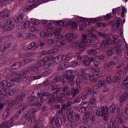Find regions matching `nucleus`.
<instances>
[{
	"instance_id": "nucleus-10",
	"label": "nucleus",
	"mask_w": 128,
	"mask_h": 128,
	"mask_svg": "<svg viewBox=\"0 0 128 128\" xmlns=\"http://www.w3.org/2000/svg\"><path fill=\"white\" fill-rule=\"evenodd\" d=\"M103 120L105 122H108V106H104L100 108Z\"/></svg>"
},
{
	"instance_id": "nucleus-15",
	"label": "nucleus",
	"mask_w": 128,
	"mask_h": 128,
	"mask_svg": "<svg viewBox=\"0 0 128 128\" xmlns=\"http://www.w3.org/2000/svg\"><path fill=\"white\" fill-rule=\"evenodd\" d=\"M87 70V68L82 69L80 70V76L84 78V80H88V76H90V74H86Z\"/></svg>"
},
{
	"instance_id": "nucleus-50",
	"label": "nucleus",
	"mask_w": 128,
	"mask_h": 128,
	"mask_svg": "<svg viewBox=\"0 0 128 128\" xmlns=\"http://www.w3.org/2000/svg\"><path fill=\"white\" fill-rule=\"evenodd\" d=\"M40 78H42V76H32L30 78V80H40Z\"/></svg>"
},
{
	"instance_id": "nucleus-57",
	"label": "nucleus",
	"mask_w": 128,
	"mask_h": 128,
	"mask_svg": "<svg viewBox=\"0 0 128 128\" xmlns=\"http://www.w3.org/2000/svg\"><path fill=\"white\" fill-rule=\"evenodd\" d=\"M52 72V70L49 69L46 71L44 72L43 73H42V76H48Z\"/></svg>"
},
{
	"instance_id": "nucleus-52",
	"label": "nucleus",
	"mask_w": 128,
	"mask_h": 128,
	"mask_svg": "<svg viewBox=\"0 0 128 128\" xmlns=\"http://www.w3.org/2000/svg\"><path fill=\"white\" fill-rule=\"evenodd\" d=\"M95 42L96 41L94 40L93 38H91L89 39V40L87 42V43H86L87 45L86 46H90V44H94Z\"/></svg>"
},
{
	"instance_id": "nucleus-45",
	"label": "nucleus",
	"mask_w": 128,
	"mask_h": 128,
	"mask_svg": "<svg viewBox=\"0 0 128 128\" xmlns=\"http://www.w3.org/2000/svg\"><path fill=\"white\" fill-rule=\"evenodd\" d=\"M72 58V53H69L66 55L64 60L66 61L70 60Z\"/></svg>"
},
{
	"instance_id": "nucleus-27",
	"label": "nucleus",
	"mask_w": 128,
	"mask_h": 128,
	"mask_svg": "<svg viewBox=\"0 0 128 128\" xmlns=\"http://www.w3.org/2000/svg\"><path fill=\"white\" fill-rule=\"evenodd\" d=\"M10 109H7L6 110L2 115V118L3 120H6L10 115Z\"/></svg>"
},
{
	"instance_id": "nucleus-31",
	"label": "nucleus",
	"mask_w": 128,
	"mask_h": 128,
	"mask_svg": "<svg viewBox=\"0 0 128 128\" xmlns=\"http://www.w3.org/2000/svg\"><path fill=\"white\" fill-rule=\"evenodd\" d=\"M80 94V90L78 88H73L71 90V96L74 98L77 94Z\"/></svg>"
},
{
	"instance_id": "nucleus-38",
	"label": "nucleus",
	"mask_w": 128,
	"mask_h": 128,
	"mask_svg": "<svg viewBox=\"0 0 128 128\" xmlns=\"http://www.w3.org/2000/svg\"><path fill=\"white\" fill-rule=\"evenodd\" d=\"M58 52V48H55L48 51V54H56V52Z\"/></svg>"
},
{
	"instance_id": "nucleus-36",
	"label": "nucleus",
	"mask_w": 128,
	"mask_h": 128,
	"mask_svg": "<svg viewBox=\"0 0 128 128\" xmlns=\"http://www.w3.org/2000/svg\"><path fill=\"white\" fill-rule=\"evenodd\" d=\"M60 80H62L60 76H56L52 80L51 84H56V82H58Z\"/></svg>"
},
{
	"instance_id": "nucleus-44",
	"label": "nucleus",
	"mask_w": 128,
	"mask_h": 128,
	"mask_svg": "<svg viewBox=\"0 0 128 128\" xmlns=\"http://www.w3.org/2000/svg\"><path fill=\"white\" fill-rule=\"evenodd\" d=\"M106 84H112V77L110 76H107L106 77Z\"/></svg>"
},
{
	"instance_id": "nucleus-59",
	"label": "nucleus",
	"mask_w": 128,
	"mask_h": 128,
	"mask_svg": "<svg viewBox=\"0 0 128 128\" xmlns=\"http://www.w3.org/2000/svg\"><path fill=\"white\" fill-rule=\"evenodd\" d=\"M67 118L69 122H75L74 118V115L67 116Z\"/></svg>"
},
{
	"instance_id": "nucleus-26",
	"label": "nucleus",
	"mask_w": 128,
	"mask_h": 128,
	"mask_svg": "<svg viewBox=\"0 0 128 128\" xmlns=\"http://www.w3.org/2000/svg\"><path fill=\"white\" fill-rule=\"evenodd\" d=\"M115 50L116 51V54H120V52H122V50H124V46L122 44H118Z\"/></svg>"
},
{
	"instance_id": "nucleus-28",
	"label": "nucleus",
	"mask_w": 128,
	"mask_h": 128,
	"mask_svg": "<svg viewBox=\"0 0 128 128\" xmlns=\"http://www.w3.org/2000/svg\"><path fill=\"white\" fill-rule=\"evenodd\" d=\"M66 68H68V63L64 62L59 64L58 70H66Z\"/></svg>"
},
{
	"instance_id": "nucleus-54",
	"label": "nucleus",
	"mask_w": 128,
	"mask_h": 128,
	"mask_svg": "<svg viewBox=\"0 0 128 128\" xmlns=\"http://www.w3.org/2000/svg\"><path fill=\"white\" fill-rule=\"evenodd\" d=\"M88 94H90L88 93V90L86 92L82 93V94H80V96H81V98L82 100H86V96H88Z\"/></svg>"
},
{
	"instance_id": "nucleus-1",
	"label": "nucleus",
	"mask_w": 128,
	"mask_h": 128,
	"mask_svg": "<svg viewBox=\"0 0 128 128\" xmlns=\"http://www.w3.org/2000/svg\"><path fill=\"white\" fill-rule=\"evenodd\" d=\"M2 86H4L0 88V94L2 96H10L14 94L16 91L14 90H10L14 86L12 82H8L6 80H3L0 82Z\"/></svg>"
},
{
	"instance_id": "nucleus-16",
	"label": "nucleus",
	"mask_w": 128,
	"mask_h": 128,
	"mask_svg": "<svg viewBox=\"0 0 128 128\" xmlns=\"http://www.w3.org/2000/svg\"><path fill=\"white\" fill-rule=\"evenodd\" d=\"M55 38L57 42L62 38V35L60 34V28H56V31L54 33Z\"/></svg>"
},
{
	"instance_id": "nucleus-2",
	"label": "nucleus",
	"mask_w": 128,
	"mask_h": 128,
	"mask_svg": "<svg viewBox=\"0 0 128 128\" xmlns=\"http://www.w3.org/2000/svg\"><path fill=\"white\" fill-rule=\"evenodd\" d=\"M34 94V92H32V97H30L28 99L29 102L33 106H42V102L48 100V94H38V96H40V98H38Z\"/></svg>"
},
{
	"instance_id": "nucleus-46",
	"label": "nucleus",
	"mask_w": 128,
	"mask_h": 128,
	"mask_svg": "<svg viewBox=\"0 0 128 128\" xmlns=\"http://www.w3.org/2000/svg\"><path fill=\"white\" fill-rule=\"evenodd\" d=\"M70 66L72 67L77 66H80V62H76V61H72L70 63Z\"/></svg>"
},
{
	"instance_id": "nucleus-35",
	"label": "nucleus",
	"mask_w": 128,
	"mask_h": 128,
	"mask_svg": "<svg viewBox=\"0 0 128 128\" xmlns=\"http://www.w3.org/2000/svg\"><path fill=\"white\" fill-rule=\"evenodd\" d=\"M20 62H15L11 66L12 70H18L20 68Z\"/></svg>"
},
{
	"instance_id": "nucleus-43",
	"label": "nucleus",
	"mask_w": 128,
	"mask_h": 128,
	"mask_svg": "<svg viewBox=\"0 0 128 128\" xmlns=\"http://www.w3.org/2000/svg\"><path fill=\"white\" fill-rule=\"evenodd\" d=\"M67 116H74V109L70 108L67 110Z\"/></svg>"
},
{
	"instance_id": "nucleus-61",
	"label": "nucleus",
	"mask_w": 128,
	"mask_h": 128,
	"mask_svg": "<svg viewBox=\"0 0 128 128\" xmlns=\"http://www.w3.org/2000/svg\"><path fill=\"white\" fill-rule=\"evenodd\" d=\"M120 24H122V20H120V18H118L116 20V28H120Z\"/></svg>"
},
{
	"instance_id": "nucleus-3",
	"label": "nucleus",
	"mask_w": 128,
	"mask_h": 128,
	"mask_svg": "<svg viewBox=\"0 0 128 128\" xmlns=\"http://www.w3.org/2000/svg\"><path fill=\"white\" fill-rule=\"evenodd\" d=\"M86 36L82 35V39L78 40L76 42L72 45V48L76 50L79 48L78 54H80L86 50Z\"/></svg>"
},
{
	"instance_id": "nucleus-22",
	"label": "nucleus",
	"mask_w": 128,
	"mask_h": 128,
	"mask_svg": "<svg viewBox=\"0 0 128 128\" xmlns=\"http://www.w3.org/2000/svg\"><path fill=\"white\" fill-rule=\"evenodd\" d=\"M64 54H61L54 58V62L56 64H60V62L64 60Z\"/></svg>"
},
{
	"instance_id": "nucleus-11",
	"label": "nucleus",
	"mask_w": 128,
	"mask_h": 128,
	"mask_svg": "<svg viewBox=\"0 0 128 128\" xmlns=\"http://www.w3.org/2000/svg\"><path fill=\"white\" fill-rule=\"evenodd\" d=\"M100 92V87L98 85H95L94 87H90L88 90V94L90 96H94Z\"/></svg>"
},
{
	"instance_id": "nucleus-23",
	"label": "nucleus",
	"mask_w": 128,
	"mask_h": 128,
	"mask_svg": "<svg viewBox=\"0 0 128 128\" xmlns=\"http://www.w3.org/2000/svg\"><path fill=\"white\" fill-rule=\"evenodd\" d=\"M66 26H71L70 28L72 30H76L78 28V24L76 22L74 21H70L66 24Z\"/></svg>"
},
{
	"instance_id": "nucleus-62",
	"label": "nucleus",
	"mask_w": 128,
	"mask_h": 128,
	"mask_svg": "<svg viewBox=\"0 0 128 128\" xmlns=\"http://www.w3.org/2000/svg\"><path fill=\"white\" fill-rule=\"evenodd\" d=\"M20 80H22V77L20 76L16 77L12 80L13 82H20Z\"/></svg>"
},
{
	"instance_id": "nucleus-33",
	"label": "nucleus",
	"mask_w": 128,
	"mask_h": 128,
	"mask_svg": "<svg viewBox=\"0 0 128 128\" xmlns=\"http://www.w3.org/2000/svg\"><path fill=\"white\" fill-rule=\"evenodd\" d=\"M38 24H33V25H31L29 28V30L30 32H38V28H36V26Z\"/></svg>"
},
{
	"instance_id": "nucleus-58",
	"label": "nucleus",
	"mask_w": 128,
	"mask_h": 128,
	"mask_svg": "<svg viewBox=\"0 0 128 128\" xmlns=\"http://www.w3.org/2000/svg\"><path fill=\"white\" fill-rule=\"evenodd\" d=\"M40 36L41 38H48V33L46 32H41L40 34Z\"/></svg>"
},
{
	"instance_id": "nucleus-6",
	"label": "nucleus",
	"mask_w": 128,
	"mask_h": 128,
	"mask_svg": "<svg viewBox=\"0 0 128 128\" xmlns=\"http://www.w3.org/2000/svg\"><path fill=\"white\" fill-rule=\"evenodd\" d=\"M70 70H67L65 72L64 74L62 76V78L64 80V82H71V84H74V78H76L74 76L70 75Z\"/></svg>"
},
{
	"instance_id": "nucleus-51",
	"label": "nucleus",
	"mask_w": 128,
	"mask_h": 128,
	"mask_svg": "<svg viewBox=\"0 0 128 128\" xmlns=\"http://www.w3.org/2000/svg\"><path fill=\"white\" fill-rule=\"evenodd\" d=\"M80 106L86 109V108L88 106V102H83L81 103Z\"/></svg>"
},
{
	"instance_id": "nucleus-64",
	"label": "nucleus",
	"mask_w": 128,
	"mask_h": 128,
	"mask_svg": "<svg viewBox=\"0 0 128 128\" xmlns=\"http://www.w3.org/2000/svg\"><path fill=\"white\" fill-rule=\"evenodd\" d=\"M70 126L72 128H76V121L70 122Z\"/></svg>"
},
{
	"instance_id": "nucleus-30",
	"label": "nucleus",
	"mask_w": 128,
	"mask_h": 128,
	"mask_svg": "<svg viewBox=\"0 0 128 128\" xmlns=\"http://www.w3.org/2000/svg\"><path fill=\"white\" fill-rule=\"evenodd\" d=\"M90 112H86L84 116H83V120H86V122H84V124H88V118H90Z\"/></svg>"
},
{
	"instance_id": "nucleus-25",
	"label": "nucleus",
	"mask_w": 128,
	"mask_h": 128,
	"mask_svg": "<svg viewBox=\"0 0 128 128\" xmlns=\"http://www.w3.org/2000/svg\"><path fill=\"white\" fill-rule=\"evenodd\" d=\"M16 20L14 18L10 19L8 21L6 24L8 25L10 29L12 30L14 28V23L16 22Z\"/></svg>"
},
{
	"instance_id": "nucleus-55",
	"label": "nucleus",
	"mask_w": 128,
	"mask_h": 128,
	"mask_svg": "<svg viewBox=\"0 0 128 128\" xmlns=\"http://www.w3.org/2000/svg\"><path fill=\"white\" fill-rule=\"evenodd\" d=\"M88 33V36H90V38H96V34H93L92 30H89Z\"/></svg>"
},
{
	"instance_id": "nucleus-19",
	"label": "nucleus",
	"mask_w": 128,
	"mask_h": 128,
	"mask_svg": "<svg viewBox=\"0 0 128 128\" xmlns=\"http://www.w3.org/2000/svg\"><path fill=\"white\" fill-rule=\"evenodd\" d=\"M38 48V44H36V42H31L27 46L28 50H36Z\"/></svg>"
},
{
	"instance_id": "nucleus-17",
	"label": "nucleus",
	"mask_w": 128,
	"mask_h": 128,
	"mask_svg": "<svg viewBox=\"0 0 128 128\" xmlns=\"http://www.w3.org/2000/svg\"><path fill=\"white\" fill-rule=\"evenodd\" d=\"M12 120L14 118H11L8 122H4L0 124V128H9L12 126Z\"/></svg>"
},
{
	"instance_id": "nucleus-60",
	"label": "nucleus",
	"mask_w": 128,
	"mask_h": 128,
	"mask_svg": "<svg viewBox=\"0 0 128 128\" xmlns=\"http://www.w3.org/2000/svg\"><path fill=\"white\" fill-rule=\"evenodd\" d=\"M64 108H61L60 110H58L56 114V116H60V114H64Z\"/></svg>"
},
{
	"instance_id": "nucleus-37",
	"label": "nucleus",
	"mask_w": 128,
	"mask_h": 128,
	"mask_svg": "<svg viewBox=\"0 0 128 128\" xmlns=\"http://www.w3.org/2000/svg\"><path fill=\"white\" fill-rule=\"evenodd\" d=\"M126 96H120V104H123L124 102L126 100Z\"/></svg>"
},
{
	"instance_id": "nucleus-39",
	"label": "nucleus",
	"mask_w": 128,
	"mask_h": 128,
	"mask_svg": "<svg viewBox=\"0 0 128 128\" xmlns=\"http://www.w3.org/2000/svg\"><path fill=\"white\" fill-rule=\"evenodd\" d=\"M26 98V94H23L18 96V100L19 102H22Z\"/></svg>"
},
{
	"instance_id": "nucleus-4",
	"label": "nucleus",
	"mask_w": 128,
	"mask_h": 128,
	"mask_svg": "<svg viewBox=\"0 0 128 128\" xmlns=\"http://www.w3.org/2000/svg\"><path fill=\"white\" fill-rule=\"evenodd\" d=\"M36 110L34 108L28 110L25 116H23L21 119L22 124H26V121L28 118V122H29L30 124H32L36 120Z\"/></svg>"
},
{
	"instance_id": "nucleus-53",
	"label": "nucleus",
	"mask_w": 128,
	"mask_h": 128,
	"mask_svg": "<svg viewBox=\"0 0 128 128\" xmlns=\"http://www.w3.org/2000/svg\"><path fill=\"white\" fill-rule=\"evenodd\" d=\"M89 80L92 82H96L98 80V79L96 78H95L94 76L89 74L88 76Z\"/></svg>"
},
{
	"instance_id": "nucleus-20",
	"label": "nucleus",
	"mask_w": 128,
	"mask_h": 128,
	"mask_svg": "<svg viewBox=\"0 0 128 128\" xmlns=\"http://www.w3.org/2000/svg\"><path fill=\"white\" fill-rule=\"evenodd\" d=\"M36 54V53L34 52H28L21 54L20 58H30V56H34Z\"/></svg>"
},
{
	"instance_id": "nucleus-34",
	"label": "nucleus",
	"mask_w": 128,
	"mask_h": 128,
	"mask_svg": "<svg viewBox=\"0 0 128 128\" xmlns=\"http://www.w3.org/2000/svg\"><path fill=\"white\" fill-rule=\"evenodd\" d=\"M24 14H20L19 16H17V22H22V21L24 20Z\"/></svg>"
},
{
	"instance_id": "nucleus-5",
	"label": "nucleus",
	"mask_w": 128,
	"mask_h": 128,
	"mask_svg": "<svg viewBox=\"0 0 128 128\" xmlns=\"http://www.w3.org/2000/svg\"><path fill=\"white\" fill-rule=\"evenodd\" d=\"M98 34L100 36H102V38H104L106 39L101 43L100 46V48H106L108 44H110V35L108 34H104L100 32H98Z\"/></svg>"
},
{
	"instance_id": "nucleus-40",
	"label": "nucleus",
	"mask_w": 128,
	"mask_h": 128,
	"mask_svg": "<svg viewBox=\"0 0 128 128\" xmlns=\"http://www.w3.org/2000/svg\"><path fill=\"white\" fill-rule=\"evenodd\" d=\"M26 37L27 38H36V34H34V33H29L26 34Z\"/></svg>"
},
{
	"instance_id": "nucleus-56",
	"label": "nucleus",
	"mask_w": 128,
	"mask_h": 128,
	"mask_svg": "<svg viewBox=\"0 0 128 128\" xmlns=\"http://www.w3.org/2000/svg\"><path fill=\"white\" fill-rule=\"evenodd\" d=\"M80 102H82V98L77 97L74 100L73 104H79Z\"/></svg>"
},
{
	"instance_id": "nucleus-9",
	"label": "nucleus",
	"mask_w": 128,
	"mask_h": 128,
	"mask_svg": "<svg viewBox=\"0 0 128 128\" xmlns=\"http://www.w3.org/2000/svg\"><path fill=\"white\" fill-rule=\"evenodd\" d=\"M52 60V57L51 56L44 58L43 60L39 61L38 62V63H36V66H34V68L33 69L34 72H36V70H38V68L40 66H44V64H46V62H48L50 60Z\"/></svg>"
},
{
	"instance_id": "nucleus-7",
	"label": "nucleus",
	"mask_w": 128,
	"mask_h": 128,
	"mask_svg": "<svg viewBox=\"0 0 128 128\" xmlns=\"http://www.w3.org/2000/svg\"><path fill=\"white\" fill-rule=\"evenodd\" d=\"M40 24V20L38 19H32L31 22H26L24 24L19 25V28L20 26V28L22 30L24 28H30L31 26H34V24Z\"/></svg>"
},
{
	"instance_id": "nucleus-18",
	"label": "nucleus",
	"mask_w": 128,
	"mask_h": 128,
	"mask_svg": "<svg viewBox=\"0 0 128 128\" xmlns=\"http://www.w3.org/2000/svg\"><path fill=\"white\" fill-rule=\"evenodd\" d=\"M77 22H83V24L84 26H90V24L89 18L80 17L77 18Z\"/></svg>"
},
{
	"instance_id": "nucleus-12",
	"label": "nucleus",
	"mask_w": 128,
	"mask_h": 128,
	"mask_svg": "<svg viewBox=\"0 0 128 128\" xmlns=\"http://www.w3.org/2000/svg\"><path fill=\"white\" fill-rule=\"evenodd\" d=\"M10 12L9 11L3 10L0 12V18L4 20H8L10 18Z\"/></svg>"
},
{
	"instance_id": "nucleus-48",
	"label": "nucleus",
	"mask_w": 128,
	"mask_h": 128,
	"mask_svg": "<svg viewBox=\"0 0 128 128\" xmlns=\"http://www.w3.org/2000/svg\"><path fill=\"white\" fill-rule=\"evenodd\" d=\"M110 112L112 114H114V112H116V105L114 104H112L111 106L110 107Z\"/></svg>"
},
{
	"instance_id": "nucleus-21",
	"label": "nucleus",
	"mask_w": 128,
	"mask_h": 128,
	"mask_svg": "<svg viewBox=\"0 0 128 128\" xmlns=\"http://www.w3.org/2000/svg\"><path fill=\"white\" fill-rule=\"evenodd\" d=\"M100 48H93L88 50L87 52L88 54H92V56H96L100 52Z\"/></svg>"
},
{
	"instance_id": "nucleus-63",
	"label": "nucleus",
	"mask_w": 128,
	"mask_h": 128,
	"mask_svg": "<svg viewBox=\"0 0 128 128\" xmlns=\"http://www.w3.org/2000/svg\"><path fill=\"white\" fill-rule=\"evenodd\" d=\"M120 8L118 7L116 8H114L112 10V13L113 14H120Z\"/></svg>"
},
{
	"instance_id": "nucleus-49",
	"label": "nucleus",
	"mask_w": 128,
	"mask_h": 128,
	"mask_svg": "<svg viewBox=\"0 0 128 128\" xmlns=\"http://www.w3.org/2000/svg\"><path fill=\"white\" fill-rule=\"evenodd\" d=\"M128 84V76H127L124 80L122 86V88H125L126 86Z\"/></svg>"
},
{
	"instance_id": "nucleus-24",
	"label": "nucleus",
	"mask_w": 128,
	"mask_h": 128,
	"mask_svg": "<svg viewBox=\"0 0 128 128\" xmlns=\"http://www.w3.org/2000/svg\"><path fill=\"white\" fill-rule=\"evenodd\" d=\"M118 42H120V40H118V35H113L112 36V38H110V44H118Z\"/></svg>"
},
{
	"instance_id": "nucleus-41",
	"label": "nucleus",
	"mask_w": 128,
	"mask_h": 128,
	"mask_svg": "<svg viewBox=\"0 0 128 128\" xmlns=\"http://www.w3.org/2000/svg\"><path fill=\"white\" fill-rule=\"evenodd\" d=\"M89 20L91 22H100L102 20V18H89Z\"/></svg>"
},
{
	"instance_id": "nucleus-42",
	"label": "nucleus",
	"mask_w": 128,
	"mask_h": 128,
	"mask_svg": "<svg viewBox=\"0 0 128 128\" xmlns=\"http://www.w3.org/2000/svg\"><path fill=\"white\" fill-rule=\"evenodd\" d=\"M12 46V43L10 42H7L4 44V46L3 48V50L6 51L8 50V48H10Z\"/></svg>"
},
{
	"instance_id": "nucleus-8",
	"label": "nucleus",
	"mask_w": 128,
	"mask_h": 128,
	"mask_svg": "<svg viewBox=\"0 0 128 128\" xmlns=\"http://www.w3.org/2000/svg\"><path fill=\"white\" fill-rule=\"evenodd\" d=\"M48 0H30V4H32L30 6L26 8V10H32V8H36L40 4L46 2Z\"/></svg>"
},
{
	"instance_id": "nucleus-14",
	"label": "nucleus",
	"mask_w": 128,
	"mask_h": 128,
	"mask_svg": "<svg viewBox=\"0 0 128 128\" xmlns=\"http://www.w3.org/2000/svg\"><path fill=\"white\" fill-rule=\"evenodd\" d=\"M97 86L99 87V88H102L103 91L104 92H108V90H110V88H108L106 84V82L104 80H100Z\"/></svg>"
},
{
	"instance_id": "nucleus-29",
	"label": "nucleus",
	"mask_w": 128,
	"mask_h": 128,
	"mask_svg": "<svg viewBox=\"0 0 128 128\" xmlns=\"http://www.w3.org/2000/svg\"><path fill=\"white\" fill-rule=\"evenodd\" d=\"M56 96L57 94L56 92L48 94V98L50 102H54L56 98H57Z\"/></svg>"
},
{
	"instance_id": "nucleus-13",
	"label": "nucleus",
	"mask_w": 128,
	"mask_h": 128,
	"mask_svg": "<svg viewBox=\"0 0 128 128\" xmlns=\"http://www.w3.org/2000/svg\"><path fill=\"white\" fill-rule=\"evenodd\" d=\"M112 60V62L104 64V68H110L112 66H114V64H116L120 62V59H118V57H114Z\"/></svg>"
},
{
	"instance_id": "nucleus-47",
	"label": "nucleus",
	"mask_w": 128,
	"mask_h": 128,
	"mask_svg": "<svg viewBox=\"0 0 128 128\" xmlns=\"http://www.w3.org/2000/svg\"><path fill=\"white\" fill-rule=\"evenodd\" d=\"M93 64L95 68H102V65L98 62H94Z\"/></svg>"
},
{
	"instance_id": "nucleus-32",
	"label": "nucleus",
	"mask_w": 128,
	"mask_h": 128,
	"mask_svg": "<svg viewBox=\"0 0 128 128\" xmlns=\"http://www.w3.org/2000/svg\"><path fill=\"white\" fill-rule=\"evenodd\" d=\"M55 124L56 126H60L62 124V118L58 117L55 120Z\"/></svg>"
}]
</instances>
